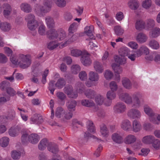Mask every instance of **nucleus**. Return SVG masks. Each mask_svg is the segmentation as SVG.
Wrapping results in <instances>:
<instances>
[{
    "label": "nucleus",
    "mask_w": 160,
    "mask_h": 160,
    "mask_svg": "<svg viewBox=\"0 0 160 160\" xmlns=\"http://www.w3.org/2000/svg\"><path fill=\"white\" fill-rule=\"evenodd\" d=\"M10 60L12 63L15 65H19L22 68H26L31 64V60L29 58L28 56L20 54L19 55L18 59L14 56H11Z\"/></svg>",
    "instance_id": "obj_1"
},
{
    "label": "nucleus",
    "mask_w": 160,
    "mask_h": 160,
    "mask_svg": "<svg viewBox=\"0 0 160 160\" xmlns=\"http://www.w3.org/2000/svg\"><path fill=\"white\" fill-rule=\"evenodd\" d=\"M63 91L69 98H76L78 97V93L73 92V88L71 85H66L63 88Z\"/></svg>",
    "instance_id": "obj_2"
},
{
    "label": "nucleus",
    "mask_w": 160,
    "mask_h": 160,
    "mask_svg": "<svg viewBox=\"0 0 160 160\" xmlns=\"http://www.w3.org/2000/svg\"><path fill=\"white\" fill-rule=\"evenodd\" d=\"M128 116L132 119H138L140 118L141 116V113L138 110L132 108L128 111Z\"/></svg>",
    "instance_id": "obj_3"
},
{
    "label": "nucleus",
    "mask_w": 160,
    "mask_h": 160,
    "mask_svg": "<svg viewBox=\"0 0 160 160\" xmlns=\"http://www.w3.org/2000/svg\"><path fill=\"white\" fill-rule=\"evenodd\" d=\"M126 109L125 104L121 102L117 103L113 107V110L116 113H121L124 112Z\"/></svg>",
    "instance_id": "obj_4"
},
{
    "label": "nucleus",
    "mask_w": 160,
    "mask_h": 160,
    "mask_svg": "<svg viewBox=\"0 0 160 160\" xmlns=\"http://www.w3.org/2000/svg\"><path fill=\"white\" fill-rule=\"evenodd\" d=\"M142 97V94L140 92H137L134 93L132 96L133 100L132 103L133 104V106L138 107L140 105V99Z\"/></svg>",
    "instance_id": "obj_5"
},
{
    "label": "nucleus",
    "mask_w": 160,
    "mask_h": 160,
    "mask_svg": "<svg viewBox=\"0 0 160 160\" xmlns=\"http://www.w3.org/2000/svg\"><path fill=\"white\" fill-rule=\"evenodd\" d=\"M81 61L82 64L86 66H89L92 63L89 54L87 53H83L81 58Z\"/></svg>",
    "instance_id": "obj_6"
},
{
    "label": "nucleus",
    "mask_w": 160,
    "mask_h": 160,
    "mask_svg": "<svg viewBox=\"0 0 160 160\" xmlns=\"http://www.w3.org/2000/svg\"><path fill=\"white\" fill-rule=\"evenodd\" d=\"M35 11L37 14L40 16H42L43 14L49 12L44 6L38 4H37L36 6Z\"/></svg>",
    "instance_id": "obj_7"
},
{
    "label": "nucleus",
    "mask_w": 160,
    "mask_h": 160,
    "mask_svg": "<svg viewBox=\"0 0 160 160\" xmlns=\"http://www.w3.org/2000/svg\"><path fill=\"white\" fill-rule=\"evenodd\" d=\"M3 9V14L5 18H8L12 12V8L11 6L7 3H4L2 5Z\"/></svg>",
    "instance_id": "obj_8"
},
{
    "label": "nucleus",
    "mask_w": 160,
    "mask_h": 160,
    "mask_svg": "<svg viewBox=\"0 0 160 160\" xmlns=\"http://www.w3.org/2000/svg\"><path fill=\"white\" fill-rule=\"evenodd\" d=\"M90 137H92L94 138L97 139L98 140L100 141H102L100 139H99L95 136L92 135L89 132H85L84 136L79 139L78 142L81 143H85L87 142L89 138Z\"/></svg>",
    "instance_id": "obj_9"
},
{
    "label": "nucleus",
    "mask_w": 160,
    "mask_h": 160,
    "mask_svg": "<svg viewBox=\"0 0 160 160\" xmlns=\"http://www.w3.org/2000/svg\"><path fill=\"white\" fill-rule=\"evenodd\" d=\"M119 99L128 104H130L132 102L131 97L128 93H122L119 95Z\"/></svg>",
    "instance_id": "obj_10"
},
{
    "label": "nucleus",
    "mask_w": 160,
    "mask_h": 160,
    "mask_svg": "<svg viewBox=\"0 0 160 160\" xmlns=\"http://www.w3.org/2000/svg\"><path fill=\"white\" fill-rule=\"evenodd\" d=\"M30 120L32 123H35L37 124H42L43 122L42 118L39 114H35L31 118Z\"/></svg>",
    "instance_id": "obj_11"
},
{
    "label": "nucleus",
    "mask_w": 160,
    "mask_h": 160,
    "mask_svg": "<svg viewBox=\"0 0 160 160\" xmlns=\"http://www.w3.org/2000/svg\"><path fill=\"white\" fill-rule=\"evenodd\" d=\"M144 111L145 113L151 117L150 118V120L152 121L153 123L158 124V123H157L156 121L153 120V117H154V113L153 112L152 109L148 106L145 105L144 106Z\"/></svg>",
    "instance_id": "obj_12"
},
{
    "label": "nucleus",
    "mask_w": 160,
    "mask_h": 160,
    "mask_svg": "<svg viewBox=\"0 0 160 160\" xmlns=\"http://www.w3.org/2000/svg\"><path fill=\"white\" fill-rule=\"evenodd\" d=\"M149 49L146 46L142 45L136 52L137 57L141 56L142 54L147 55L149 53Z\"/></svg>",
    "instance_id": "obj_13"
},
{
    "label": "nucleus",
    "mask_w": 160,
    "mask_h": 160,
    "mask_svg": "<svg viewBox=\"0 0 160 160\" xmlns=\"http://www.w3.org/2000/svg\"><path fill=\"white\" fill-rule=\"evenodd\" d=\"M121 127L123 130L127 131H130L132 129L131 122L127 119L122 121Z\"/></svg>",
    "instance_id": "obj_14"
},
{
    "label": "nucleus",
    "mask_w": 160,
    "mask_h": 160,
    "mask_svg": "<svg viewBox=\"0 0 160 160\" xmlns=\"http://www.w3.org/2000/svg\"><path fill=\"white\" fill-rule=\"evenodd\" d=\"M48 150L50 152L55 154H56L59 151L57 145L51 142H49L48 145Z\"/></svg>",
    "instance_id": "obj_15"
},
{
    "label": "nucleus",
    "mask_w": 160,
    "mask_h": 160,
    "mask_svg": "<svg viewBox=\"0 0 160 160\" xmlns=\"http://www.w3.org/2000/svg\"><path fill=\"white\" fill-rule=\"evenodd\" d=\"M148 39V37L144 33L140 32L137 35L136 37L137 41L139 43H143L146 42Z\"/></svg>",
    "instance_id": "obj_16"
},
{
    "label": "nucleus",
    "mask_w": 160,
    "mask_h": 160,
    "mask_svg": "<svg viewBox=\"0 0 160 160\" xmlns=\"http://www.w3.org/2000/svg\"><path fill=\"white\" fill-rule=\"evenodd\" d=\"M137 140L135 136L132 134H129L124 139L125 143L127 144H130L135 142Z\"/></svg>",
    "instance_id": "obj_17"
},
{
    "label": "nucleus",
    "mask_w": 160,
    "mask_h": 160,
    "mask_svg": "<svg viewBox=\"0 0 160 160\" xmlns=\"http://www.w3.org/2000/svg\"><path fill=\"white\" fill-rule=\"evenodd\" d=\"M48 37L50 39L57 38L58 37V31L55 29H51L48 31L47 33Z\"/></svg>",
    "instance_id": "obj_18"
},
{
    "label": "nucleus",
    "mask_w": 160,
    "mask_h": 160,
    "mask_svg": "<svg viewBox=\"0 0 160 160\" xmlns=\"http://www.w3.org/2000/svg\"><path fill=\"white\" fill-rule=\"evenodd\" d=\"M112 138L115 142L118 144L122 143L123 141L122 136L120 134L115 133L112 136Z\"/></svg>",
    "instance_id": "obj_19"
},
{
    "label": "nucleus",
    "mask_w": 160,
    "mask_h": 160,
    "mask_svg": "<svg viewBox=\"0 0 160 160\" xmlns=\"http://www.w3.org/2000/svg\"><path fill=\"white\" fill-rule=\"evenodd\" d=\"M49 142L46 138H44L41 140L38 145V148L39 150L42 151L44 150L48 145Z\"/></svg>",
    "instance_id": "obj_20"
},
{
    "label": "nucleus",
    "mask_w": 160,
    "mask_h": 160,
    "mask_svg": "<svg viewBox=\"0 0 160 160\" xmlns=\"http://www.w3.org/2000/svg\"><path fill=\"white\" fill-rule=\"evenodd\" d=\"M20 128L18 127H12L8 131L9 135L12 137H15L18 135Z\"/></svg>",
    "instance_id": "obj_21"
},
{
    "label": "nucleus",
    "mask_w": 160,
    "mask_h": 160,
    "mask_svg": "<svg viewBox=\"0 0 160 160\" xmlns=\"http://www.w3.org/2000/svg\"><path fill=\"white\" fill-rule=\"evenodd\" d=\"M93 67L96 71L98 73H102L104 70L102 65L98 61H95L93 63Z\"/></svg>",
    "instance_id": "obj_22"
},
{
    "label": "nucleus",
    "mask_w": 160,
    "mask_h": 160,
    "mask_svg": "<svg viewBox=\"0 0 160 160\" xmlns=\"http://www.w3.org/2000/svg\"><path fill=\"white\" fill-rule=\"evenodd\" d=\"M20 7L21 10L25 12L29 13L32 11L31 6L28 3H22L21 4Z\"/></svg>",
    "instance_id": "obj_23"
},
{
    "label": "nucleus",
    "mask_w": 160,
    "mask_h": 160,
    "mask_svg": "<svg viewBox=\"0 0 160 160\" xmlns=\"http://www.w3.org/2000/svg\"><path fill=\"white\" fill-rule=\"evenodd\" d=\"M39 140V137L37 134H32L28 136V140L32 143L35 144Z\"/></svg>",
    "instance_id": "obj_24"
},
{
    "label": "nucleus",
    "mask_w": 160,
    "mask_h": 160,
    "mask_svg": "<svg viewBox=\"0 0 160 160\" xmlns=\"http://www.w3.org/2000/svg\"><path fill=\"white\" fill-rule=\"evenodd\" d=\"M88 76L89 80L92 82H97L99 78V75L93 71H90L89 73Z\"/></svg>",
    "instance_id": "obj_25"
},
{
    "label": "nucleus",
    "mask_w": 160,
    "mask_h": 160,
    "mask_svg": "<svg viewBox=\"0 0 160 160\" xmlns=\"http://www.w3.org/2000/svg\"><path fill=\"white\" fill-rule=\"evenodd\" d=\"M77 104V102L74 100L69 101L67 102L66 104L68 110L72 112L75 111Z\"/></svg>",
    "instance_id": "obj_26"
},
{
    "label": "nucleus",
    "mask_w": 160,
    "mask_h": 160,
    "mask_svg": "<svg viewBox=\"0 0 160 160\" xmlns=\"http://www.w3.org/2000/svg\"><path fill=\"white\" fill-rule=\"evenodd\" d=\"M155 139L154 136L149 135L143 137L142 139V142L147 144H152Z\"/></svg>",
    "instance_id": "obj_27"
},
{
    "label": "nucleus",
    "mask_w": 160,
    "mask_h": 160,
    "mask_svg": "<svg viewBox=\"0 0 160 160\" xmlns=\"http://www.w3.org/2000/svg\"><path fill=\"white\" fill-rule=\"evenodd\" d=\"M45 20L48 27L49 28H54L55 22L53 18L50 16H47L46 17Z\"/></svg>",
    "instance_id": "obj_28"
},
{
    "label": "nucleus",
    "mask_w": 160,
    "mask_h": 160,
    "mask_svg": "<svg viewBox=\"0 0 160 160\" xmlns=\"http://www.w3.org/2000/svg\"><path fill=\"white\" fill-rule=\"evenodd\" d=\"M132 125V129L134 132H138L141 129V125L140 122L137 120H134L133 121Z\"/></svg>",
    "instance_id": "obj_29"
},
{
    "label": "nucleus",
    "mask_w": 160,
    "mask_h": 160,
    "mask_svg": "<svg viewBox=\"0 0 160 160\" xmlns=\"http://www.w3.org/2000/svg\"><path fill=\"white\" fill-rule=\"evenodd\" d=\"M123 86L126 89H130L132 88V83L130 80L128 78H124L122 80Z\"/></svg>",
    "instance_id": "obj_30"
},
{
    "label": "nucleus",
    "mask_w": 160,
    "mask_h": 160,
    "mask_svg": "<svg viewBox=\"0 0 160 160\" xmlns=\"http://www.w3.org/2000/svg\"><path fill=\"white\" fill-rule=\"evenodd\" d=\"M65 111V110L62 108L61 107L57 108L56 111V116L58 118H61L62 121Z\"/></svg>",
    "instance_id": "obj_31"
},
{
    "label": "nucleus",
    "mask_w": 160,
    "mask_h": 160,
    "mask_svg": "<svg viewBox=\"0 0 160 160\" xmlns=\"http://www.w3.org/2000/svg\"><path fill=\"white\" fill-rule=\"evenodd\" d=\"M119 53L120 56L124 57L128 56L131 52L130 50L126 47H123L120 48L119 50Z\"/></svg>",
    "instance_id": "obj_32"
},
{
    "label": "nucleus",
    "mask_w": 160,
    "mask_h": 160,
    "mask_svg": "<svg viewBox=\"0 0 160 160\" xmlns=\"http://www.w3.org/2000/svg\"><path fill=\"white\" fill-rule=\"evenodd\" d=\"M100 131L102 135L104 137H107L108 136L109 132L106 126L104 124L102 123L100 126Z\"/></svg>",
    "instance_id": "obj_33"
},
{
    "label": "nucleus",
    "mask_w": 160,
    "mask_h": 160,
    "mask_svg": "<svg viewBox=\"0 0 160 160\" xmlns=\"http://www.w3.org/2000/svg\"><path fill=\"white\" fill-rule=\"evenodd\" d=\"M145 22L142 20H138L135 23V28L138 30H141L143 29H145Z\"/></svg>",
    "instance_id": "obj_34"
},
{
    "label": "nucleus",
    "mask_w": 160,
    "mask_h": 160,
    "mask_svg": "<svg viewBox=\"0 0 160 160\" xmlns=\"http://www.w3.org/2000/svg\"><path fill=\"white\" fill-rule=\"evenodd\" d=\"M148 45L151 48L155 50L158 49L160 47L159 43L154 39H151L149 41Z\"/></svg>",
    "instance_id": "obj_35"
},
{
    "label": "nucleus",
    "mask_w": 160,
    "mask_h": 160,
    "mask_svg": "<svg viewBox=\"0 0 160 160\" xmlns=\"http://www.w3.org/2000/svg\"><path fill=\"white\" fill-rule=\"evenodd\" d=\"M91 27L92 26H86L85 28L84 32L89 37L90 39L94 40L95 38L92 33Z\"/></svg>",
    "instance_id": "obj_36"
},
{
    "label": "nucleus",
    "mask_w": 160,
    "mask_h": 160,
    "mask_svg": "<svg viewBox=\"0 0 160 160\" xmlns=\"http://www.w3.org/2000/svg\"><path fill=\"white\" fill-rule=\"evenodd\" d=\"M66 84V82L62 78H60L57 81L55 84L56 87L58 88L61 89Z\"/></svg>",
    "instance_id": "obj_37"
},
{
    "label": "nucleus",
    "mask_w": 160,
    "mask_h": 160,
    "mask_svg": "<svg viewBox=\"0 0 160 160\" xmlns=\"http://www.w3.org/2000/svg\"><path fill=\"white\" fill-rule=\"evenodd\" d=\"M87 128L88 131L94 133L96 129L93 122L91 121L88 120L87 122Z\"/></svg>",
    "instance_id": "obj_38"
},
{
    "label": "nucleus",
    "mask_w": 160,
    "mask_h": 160,
    "mask_svg": "<svg viewBox=\"0 0 160 160\" xmlns=\"http://www.w3.org/2000/svg\"><path fill=\"white\" fill-rule=\"evenodd\" d=\"M78 24L76 22H73L71 24L68 29L69 36H71L78 27Z\"/></svg>",
    "instance_id": "obj_39"
},
{
    "label": "nucleus",
    "mask_w": 160,
    "mask_h": 160,
    "mask_svg": "<svg viewBox=\"0 0 160 160\" xmlns=\"http://www.w3.org/2000/svg\"><path fill=\"white\" fill-rule=\"evenodd\" d=\"M73 112L68 110H65L64 113L63 118L62 120L63 121L65 120H69L73 116Z\"/></svg>",
    "instance_id": "obj_40"
},
{
    "label": "nucleus",
    "mask_w": 160,
    "mask_h": 160,
    "mask_svg": "<svg viewBox=\"0 0 160 160\" xmlns=\"http://www.w3.org/2000/svg\"><path fill=\"white\" fill-rule=\"evenodd\" d=\"M85 94L88 98H93L96 95V93L93 90L88 89L85 91Z\"/></svg>",
    "instance_id": "obj_41"
},
{
    "label": "nucleus",
    "mask_w": 160,
    "mask_h": 160,
    "mask_svg": "<svg viewBox=\"0 0 160 160\" xmlns=\"http://www.w3.org/2000/svg\"><path fill=\"white\" fill-rule=\"evenodd\" d=\"M38 26V22L36 21L28 22L27 26L28 29L31 31L34 30Z\"/></svg>",
    "instance_id": "obj_42"
},
{
    "label": "nucleus",
    "mask_w": 160,
    "mask_h": 160,
    "mask_svg": "<svg viewBox=\"0 0 160 160\" xmlns=\"http://www.w3.org/2000/svg\"><path fill=\"white\" fill-rule=\"evenodd\" d=\"M81 103L82 105L89 107H93L95 105L93 101L87 99L82 100Z\"/></svg>",
    "instance_id": "obj_43"
},
{
    "label": "nucleus",
    "mask_w": 160,
    "mask_h": 160,
    "mask_svg": "<svg viewBox=\"0 0 160 160\" xmlns=\"http://www.w3.org/2000/svg\"><path fill=\"white\" fill-rule=\"evenodd\" d=\"M11 28L10 24L8 22L2 23L0 21V28L4 31H8Z\"/></svg>",
    "instance_id": "obj_44"
},
{
    "label": "nucleus",
    "mask_w": 160,
    "mask_h": 160,
    "mask_svg": "<svg viewBox=\"0 0 160 160\" xmlns=\"http://www.w3.org/2000/svg\"><path fill=\"white\" fill-rule=\"evenodd\" d=\"M154 25L155 22L153 19H148L146 21L145 28L146 29H148L152 28Z\"/></svg>",
    "instance_id": "obj_45"
},
{
    "label": "nucleus",
    "mask_w": 160,
    "mask_h": 160,
    "mask_svg": "<svg viewBox=\"0 0 160 160\" xmlns=\"http://www.w3.org/2000/svg\"><path fill=\"white\" fill-rule=\"evenodd\" d=\"M129 4L130 8L133 10L137 9L139 6L138 2L137 0H131Z\"/></svg>",
    "instance_id": "obj_46"
},
{
    "label": "nucleus",
    "mask_w": 160,
    "mask_h": 160,
    "mask_svg": "<svg viewBox=\"0 0 160 160\" xmlns=\"http://www.w3.org/2000/svg\"><path fill=\"white\" fill-rule=\"evenodd\" d=\"M160 34V29L158 28H154L151 32L150 37L152 38H155L158 37Z\"/></svg>",
    "instance_id": "obj_47"
},
{
    "label": "nucleus",
    "mask_w": 160,
    "mask_h": 160,
    "mask_svg": "<svg viewBox=\"0 0 160 160\" xmlns=\"http://www.w3.org/2000/svg\"><path fill=\"white\" fill-rule=\"evenodd\" d=\"M115 61L120 64H123L126 63V59L125 57L121 56V57L118 56H115L114 58Z\"/></svg>",
    "instance_id": "obj_48"
},
{
    "label": "nucleus",
    "mask_w": 160,
    "mask_h": 160,
    "mask_svg": "<svg viewBox=\"0 0 160 160\" xmlns=\"http://www.w3.org/2000/svg\"><path fill=\"white\" fill-rule=\"evenodd\" d=\"M114 30L116 34L118 36L122 35L124 32V30L121 26H119L114 27Z\"/></svg>",
    "instance_id": "obj_49"
},
{
    "label": "nucleus",
    "mask_w": 160,
    "mask_h": 160,
    "mask_svg": "<svg viewBox=\"0 0 160 160\" xmlns=\"http://www.w3.org/2000/svg\"><path fill=\"white\" fill-rule=\"evenodd\" d=\"M43 4L44 6L49 12L52 7V2L51 0H44Z\"/></svg>",
    "instance_id": "obj_50"
},
{
    "label": "nucleus",
    "mask_w": 160,
    "mask_h": 160,
    "mask_svg": "<svg viewBox=\"0 0 160 160\" xmlns=\"http://www.w3.org/2000/svg\"><path fill=\"white\" fill-rule=\"evenodd\" d=\"M112 66L115 73L120 74L122 72V69L119 65L113 63L112 64Z\"/></svg>",
    "instance_id": "obj_51"
},
{
    "label": "nucleus",
    "mask_w": 160,
    "mask_h": 160,
    "mask_svg": "<svg viewBox=\"0 0 160 160\" xmlns=\"http://www.w3.org/2000/svg\"><path fill=\"white\" fill-rule=\"evenodd\" d=\"M153 57H155L154 60L155 62H160V55L156 52H154L153 54L150 55L148 57V59L152 60L153 59Z\"/></svg>",
    "instance_id": "obj_52"
},
{
    "label": "nucleus",
    "mask_w": 160,
    "mask_h": 160,
    "mask_svg": "<svg viewBox=\"0 0 160 160\" xmlns=\"http://www.w3.org/2000/svg\"><path fill=\"white\" fill-rule=\"evenodd\" d=\"M66 36V34L64 30H60L58 31V37L57 39L62 40H63Z\"/></svg>",
    "instance_id": "obj_53"
},
{
    "label": "nucleus",
    "mask_w": 160,
    "mask_h": 160,
    "mask_svg": "<svg viewBox=\"0 0 160 160\" xmlns=\"http://www.w3.org/2000/svg\"><path fill=\"white\" fill-rule=\"evenodd\" d=\"M10 86V83L7 81H3L0 84V88L2 90H7V88Z\"/></svg>",
    "instance_id": "obj_54"
},
{
    "label": "nucleus",
    "mask_w": 160,
    "mask_h": 160,
    "mask_svg": "<svg viewBox=\"0 0 160 160\" xmlns=\"http://www.w3.org/2000/svg\"><path fill=\"white\" fill-rule=\"evenodd\" d=\"M21 156V152L19 151H17L15 150L12 151L11 153V157L12 158L15 160L19 159Z\"/></svg>",
    "instance_id": "obj_55"
},
{
    "label": "nucleus",
    "mask_w": 160,
    "mask_h": 160,
    "mask_svg": "<svg viewBox=\"0 0 160 160\" xmlns=\"http://www.w3.org/2000/svg\"><path fill=\"white\" fill-rule=\"evenodd\" d=\"M59 45V43L55 42H51L48 44V48L49 50H52L57 47Z\"/></svg>",
    "instance_id": "obj_56"
},
{
    "label": "nucleus",
    "mask_w": 160,
    "mask_h": 160,
    "mask_svg": "<svg viewBox=\"0 0 160 160\" xmlns=\"http://www.w3.org/2000/svg\"><path fill=\"white\" fill-rule=\"evenodd\" d=\"M26 20L28 22H32L36 20L34 15L31 13H30L26 15L25 18Z\"/></svg>",
    "instance_id": "obj_57"
},
{
    "label": "nucleus",
    "mask_w": 160,
    "mask_h": 160,
    "mask_svg": "<svg viewBox=\"0 0 160 160\" xmlns=\"http://www.w3.org/2000/svg\"><path fill=\"white\" fill-rule=\"evenodd\" d=\"M81 68L78 65H73L71 67V70L72 73L74 74H77L80 70Z\"/></svg>",
    "instance_id": "obj_58"
},
{
    "label": "nucleus",
    "mask_w": 160,
    "mask_h": 160,
    "mask_svg": "<svg viewBox=\"0 0 160 160\" xmlns=\"http://www.w3.org/2000/svg\"><path fill=\"white\" fill-rule=\"evenodd\" d=\"M83 54L82 51L78 49H73L71 51V54L72 56L78 57Z\"/></svg>",
    "instance_id": "obj_59"
},
{
    "label": "nucleus",
    "mask_w": 160,
    "mask_h": 160,
    "mask_svg": "<svg viewBox=\"0 0 160 160\" xmlns=\"http://www.w3.org/2000/svg\"><path fill=\"white\" fill-rule=\"evenodd\" d=\"M116 95L114 91H110L108 92L107 94V98L108 100H112L116 97Z\"/></svg>",
    "instance_id": "obj_60"
},
{
    "label": "nucleus",
    "mask_w": 160,
    "mask_h": 160,
    "mask_svg": "<svg viewBox=\"0 0 160 160\" xmlns=\"http://www.w3.org/2000/svg\"><path fill=\"white\" fill-rule=\"evenodd\" d=\"M152 146L153 148L157 150L160 149V141L158 139H154V141L152 144Z\"/></svg>",
    "instance_id": "obj_61"
},
{
    "label": "nucleus",
    "mask_w": 160,
    "mask_h": 160,
    "mask_svg": "<svg viewBox=\"0 0 160 160\" xmlns=\"http://www.w3.org/2000/svg\"><path fill=\"white\" fill-rule=\"evenodd\" d=\"M2 143L1 144V146L5 147L8 146L9 143V139L7 137H4L2 138Z\"/></svg>",
    "instance_id": "obj_62"
},
{
    "label": "nucleus",
    "mask_w": 160,
    "mask_h": 160,
    "mask_svg": "<svg viewBox=\"0 0 160 160\" xmlns=\"http://www.w3.org/2000/svg\"><path fill=\"white\" fill-rule=\"evenodd\" d=\"M56 3L59 7L62 8L66 6V2L65 0H56Z\"/></svg>",
    "instance_id": "obj_63"
},
{
    "label": "nucleus",
    "mask_w": 160,
    "mask_h": 160,
    "mask_svg": "<svg viewBox=\"0 0 160 160\" xmlns=\"http://www.w3.org/2000/svg\"><path fill=\"white\" fill-rule=\"evenodd\" d=\"M113 76V73L108 70H106L104 74V76L107 80L111 79Z\"/></svg>",
    "instance_id": "obj_64"
}]
</instances>
